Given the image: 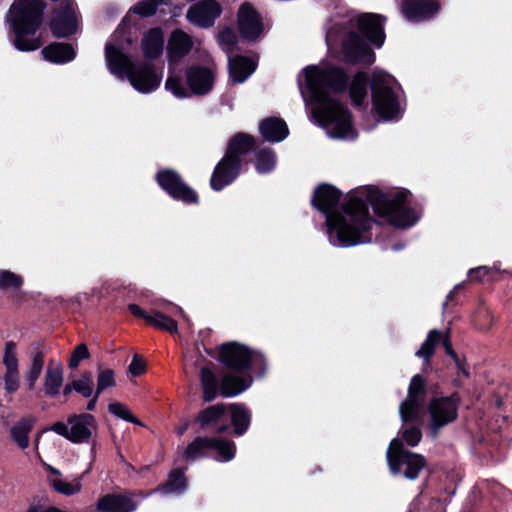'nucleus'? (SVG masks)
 I'll return each mask as SVG.
<instances>
[{
  "mask_svg": "<svg viewBox=\"0 0 512 512\" xmlns=\"http://www.w3.org/2000/svg\"><path fill=\"white\" fill-rule=\"evenodd\" d=\"M346 77L338 68L309 66L298 77L300 92L313 119L331 138L350 139L355 136L349 111L330 91L345 88Z\"/></svg>",
  "mask_w": 512,
  "mask_h": 512,
  "instance_id": "obj_1",
  "label": "nucleus"
},
{
  "mask_svg": "<svg viewBox=\"0 0 512 512\" xmlns=\"http://www.w3.org/2000/svg\"><path fill=\"white\" fill-rule=\"evenodd\" d=\"M329 242L338 247H350L369 241L372 226L364 201L351 196L341 210L330 212L326 217Z\"/></svg>",
  "mask_w": 512,
  "mask_h": 512,
  "instance_id": "obj_2",
  "label": "nucleus"
},
{
  "mask_svg": "<svg viewBox=\"0 0 512 512\" xmlns=\"http://www.w3.org/2000/svg\"><path fill=\"white\" fill-rule=\"evenodd\" d=\"M118 32L105 47V59L109 71L120 78L126 77L131 86L140 93H151L161 84L162 73L148 63L135 65L123 52L124 45L118 41Z\"/></svg>",
  "mask_w": 512,
  "mask_h": 512,
  "instance_id": "obj_3",
  "label": "nucleus"
},
{
  "mask_svg": "<svg viewBox=\"0 0 512 512\" xmlns=\"http://www.w3.org/2000/svg\"><path fill=\"white\" fill-rule=\"evenodd\" d=\"M44 4L41 0H15L10 7L7 21L12 25L15 47L20 51H33L41 43L35 32L41 25Z\"/></svg>",
  "mask_w": 512,
  "mask_h": 512,
  "instance_id": "obj_4",
  "label": "nucleus"
},
{
  "mask_svg": "<svg viewBox=\"0 0 512 512\" xmlns=\"http://www.w3.org/2000/svg\"><path fill=\"white\" fill-rule=\"evenodd\" d=\"M407 196L403 191L393 195L373 193L369 201L375 213L385 221L398 228H408L419 220L421 214L410 206Z\"/></svg>",
  "mask_w": 512,
  "mask_h": 512,
  "instance_id": "obj_5",
  "label": "nucleus"
},
{
  "mask_svg": "<svg viewBox=\"0 0 512 512\" xmlns=\"http://www.w3.org/2000/svg\"><path fill=\"white\" fill-rule=\"evenodd\" d=\"M374 113L383 120L396 119L401 113L398 85L393 76L375 71L371 78Z\"/></svg>",
  "mask_w": 512,
  "mask_h": 512,
  "instance_id": "obj_6",
  "label": "nucleus"
},
{
  "mask_svg": "<svg viewBox=\"0 0 512 512\" xmlns=\"http://www.w3.org/2000/svg\"><path fill=\"white\" fill-rule=\"evenodd\" d=\"M187 88L175 71L170 68L165 82V89L177 98H187L191 94L204 95L208 93L214 83V70L212 67L192 66L186 73Z\"/></svg>",
  "mask_w": 512,
  "mask_h": 512,
  "instance_id": "obj_7",
  "label": "nucleus"
},
{
  "mask_svg": "<svg viewBox=\"0 0 512 512\" xmlns=\"http://www.w3.org/2000/svg\"><path fill=\"white\" fill-rule=\"evenodd\" d=\"M424 388V381L420 375H415L409 385L408 395L405 401L400 405V416L403 422L400 435L403 441L409 446H416L422 437L418 427L409 425V421H413L419 417L422 404L421 394Z\"/></svg>",
  "mask_w": 512,
  "mask_h": 512,
  "instance_id": "obj_8",
  "label": "nucleus"
},
{
  "mask_svg": "<svg viewBox=\"0 0 512 512\" xmlns=\"http://www.w3.org/2000/svg\"><path fill=\"white\" fill-rule=\"evenodd\" d=\"M252 145V138L245 134H238L230 141L225 157L211 177L210 184L214 190H221L235 179L240 165L238 156L247 152Z\"/></svg>",
  "mask_w": 512,
  "mask_h": 512,
  "instance_id": "obj_9",
  "label": "nucleus"
},
{
  "mask_svg": "<svg viewBox=\"0 0 512 512\" xmlns=\"http://www.w3.org/2000/svg\"><path fill=\"white\" fill-rule=\"evenodd\" d=\"M510 500H512V492L503 485L494 480H480L473 486L463 512H478L480 508L488 506L495 510V502Z\"/></svg>",
  "mask_w": 512,
  "mask_h": 512,
  "instance_id": "obj_10",
  "label": "nucleus"
},
{
  "mask_svg": "<svg viewBox=\"0 0 512 512\" xmlns=\"http://www.w3.org/2000/svg\"><path fill=\"white\" fill-rule=\"evenodd\" d=\"M387 460L391 473H403L410 480L416 479L419 471L425 467L424 458L419 454L405 451L399 438L390 442Z\"/></svg>",
  "mask_w": 512,
  "mask_h": 512,
  "instance_id": "obj_11",
  "label": "nucleus"
},
{
  "mask_svg": "<svg viewBox=\"0 0 512 512\" xmlns=\"http://www.w3.org/2000/svg\"><path fill=\"white\" fill-rule=\"evenodd\" d=\"M96 428L95 418L89 414L73 416L68 423H56L53 430L72 442H84L90 438Z\"/></svg>",
  "mask_w": 512,
  "mask_h": 512,
  "instance_id": "obj_12",
  "label": "nucleus"
},
{
  "mask_svg": "<svg viewBox=\"0 0 512 512\" xmlns=\"http://www.w3.org/2000/svg\"><path fill=\"white\" fill-rule=\"evenodd\" d=\"M79 26L75 4L72 0H65L55 9L51 30L56 37L64 38L77 32Z\"/></svg>",
  "mask_w": 512,
  "mask_h": 512,
  "instance_id": "obj_13",
  "label": "nucleus"
},
{
  "mask_svg": "<svg viewBox=\"0 0 512 512\" xmlns=\"http://www.w3.org/2000/svg\"><path fill=\"white\" fill-rule=\"evenodd\" d=\"M2 364L4 366L3 382L7 393L13 394L20 387L19 356L16 342H5L2 351Z\"/></svg>",
  "mask_w": 512,
  "mask_h": 512,
  "instance_id": "obj_14",
  "label": "nucleus"
},
{
  "mask_svg": "<svg viewBox=\"0 0 512 512\" xmlns=\"http://www.w3.org/2000/svg\"><path fill=\"white\" fill-rule=\"evenodd\" d=\"M157 181L173 198L185 203L197 202L196 193L181 181L176 172L172 170L160 171L157 175Z\"/></svg>",
  "mask_w": 512,
  "mask_h": 512,
  "instance_id": "obj_15",
  "label": "nucleus"
},
{
  "mask_svg": "<svg viewBox=\"0 0 512 512\" xmlns=\"http://www.w3.org/2000/svg\"><path fill=\"white\" fill-rule=\"evenodd\" d=\"M217 357L231 368L244 369L249 366L255 355L246 346L232 342L221 345L218 348Z\"/></svg>",
  "mask_w": 512,
  "mask_h": 512,
  "instance_id": "obj_16",
  "label": "nucleus"
},
{
  "mask_svg": "<svg viewBox=\"0 0 512 512\" xmlns=\"http://www.w3.org/2000/svg\"><path fill=\"white\" fill-rule=\"evenodd\" d=\"M221 13V8L213 0L201 1L189 8L187 19L194 25L207 28L213 25Z\"/></svg>",
  "mask_w": 512,
  "mask_h": 512,
  "instance_id": "obj_17",
  "label": "nucleus"
},
{
  "mask_svg": "<svg viewBox=\"0 0 512 512\" xmlns=\"http://www.w3.org/2000/svg\"><path fill=\"white\" fill-rule=\"evenodd\" d=\"M343 52L347 61L370 65L374 62L375 54L356 34H350L343 44Z\"/></svg>",
  "mask_w": 512,
  "mask_h": 512,
  "instance_id": "obj_18",
  "label": "nucleus"
},
{
  "mask_svg": "<svg viewBox=\"0 0 512 512\" xmlns=\"http://www.w3.org/2000/svg\"><path fill=\"white\" fill-rule=\"evenodd\" d=\"M472 377V368L463 353L453 349L450 342V383L462 388L468 384Z\"/></svg>",
  "mask_w": 512,
  "mask_h": 512,
  "instance_id": "obj_19",
  "label": "nucleus"
},
{
  "mask_svg": "<svg viewBox=\"0 0 512 512\" xmlns=\"http://www.w3.org/2000/svg\"><path fill=\"white\" fill-rule=\"evenodd\" d=\"M238 27L242 36L249 40H254L263 33L261 19L249 4H243L239 8Z\"/></svg>",
  "mask_w": 512,
  "mask_h": 512,
  "instance_id": "obj_20",
  "label": "nucleus"
},
{
  "mask_svg": "<svg viewBox=\"0 0 512 512\" xmlns=\"http://www.w3.org/2000/svg\"><path fill=\"white\" fill-rule=\"evenodd\" d=\"M439 10L435 1L407 0L403 4L404 16L410 21H421L432 17Z\"/></svg>",
  "mask_w": 512,
  "mask_h": 512,
  "instance_id": "obj_21",
  "label": "nucleus"
},
{
  "mask_svg": "<svg viewBox=\"0 0 512 512\" xmlns=\"http://www.w3.org/2000/svg\"><path fill=\"white\" fill-rule=\"evenodd\" d=\"M358 26L363 34L378 47L385 39L381 16L377 14H363L358 18Z\"/></svg>",
  "mask_w": 512,
  "mask_h": 512,
  "instance_id": "obj_22",
  "label": "nucleus"
},
{
  "mask_svg": "<svg viewBox=\"0 0 512 512\" xmlns=\"http://www.w3.org/2000/svg\"><path fill=\"white\" fill-rule=\"evenodd\" d=\"M63 365L56 359H49L43 378V388L46 395L55 396L59 393L64 381Z\"/></svg>",
  "mask_w": 512,
  "mask_h": 512,
  "instance_id": "obj_23",
  "label": "nucleus"
},
{
  "mask_svg": "<svg viewBox=\"0 0 512 512\" xmlns=\"http://www.w3.org/2000/svg\"><path fill=\"white\" fill-rule=\"evenodd\" d=\"M48 481L53 489L65 496H73L82 490V477H76L71 481L62 478L61 472L52 466H48Z\"/></svg>",
  "mask_w": 512,
  "mask_h": 512,
  "instance_id": "obj_24",
  "label": "nucleus"
},
{
  "mask_svg": "<svg viewBox=\"0 0 512 512\" xmlns=\"http://www.w3.org/2000/svg\"><path fill=\"white\" fill-rule=\"evenodd\" d=\"M136 503L126 495H105L97 502V510L100 512H132L136 509Z\"/></svg>",
  "mask_w": 512,
  "mask_h": 512,
  "instance_id": "obj_25",
  "label": "nucleus"
},
{
  "mask_svg": "<svg viewBox=\"0 0 512 512\" xmlns=\"http://www.w3.org/2000/svg\"><path fill=\"white\" fill-rule=\"evenodd\" d=\"M193 47V40L186 32L176 29L168 40V55L170 61L180 59L187 55Z\"/></svg>",
  "mask_w": 512,
  "mask_h": 512,
  "instance_id": "obj_26",
  "label": "nucleus"
},
{
  "mask_svg": "<svg viewBox=\"0 0 512 512\" xmlns=\"http://www.w3.org/2000/svg\"><path fill=\"white\" fill-rule=\"evenodd\" d=\"M256 62L248 57L236 56L229 58V75L232 81L244 82L255 70Z\"/></svg>",
  "mask_w": 512,
  "mask_h": 512,
  "instance_id": "obj_27",
  "label": "nucleus"
},
{
  "mask_svg": "<svg viewBox=\"0 0 512 512\" xmlns=\"http://www.w3.org/2000/svg\"><path fill=\"white\" fill-rule=\"evenodd\" d=\"M141 47L146 58H157L163 52L164 37L160 28H152L142 38Z\"/></svg>",
  "mask_w": 512,
  "mask_h": 512,
  "instance_id": "obj_28",
  "label": "nucleus"
},
{
  "mask_svg": "<svg viewBox=\"0 0 512 512\" xmlns=\"http://www.w3.org/2000/svg\"><path fill=\"white\" fill-rule=\"evenodd\" d=\"M45 60L55 64H63L72 61L76 56L74 48L67 43H53L42 50Z\"/></svg>",
  "mask_w": 512,
  "mask_h": 512,
  "instance_id": "obj_29",
  "label": "nucleus"
},
{
  "mask_svg": "<svg viewBox=\"0 0 512 512\" xmlns=\"http://www.w3.org/2000/svg\"><path fill=\"white\" fill-rule=\"evenodd\" d=\"M261 135L268 141L280 142L288 135V127L282 119L267 118L259 125Z\"/></svg>",
  "mask_w": 512,
  "mask_h": 512,
  "instance_id": "obj_30",
  "label": "nucleus"
},
{
  "mask_svg": "<svg viewBox=\"0 0 512 512\" xmlns=\"http://www.w3.org/2000/svg\"><path fill=\"white\" fill-rule=\"evenodd\" d=\"M340 192L329 185L319 186L313 197L314 205L323 212H328L339 201Z\"/></svg>",
  "mask_w": 512,
  "mask_h": 512,
  "instance_id": "obj_31",
  "label": "nucleus"
},
{
  "mask_svg": "<svg viewBox=\"0 0 512 512\" xmlns=\"http://www.w3.org/2000/svg\"><path fill=\"white\" fill-rule=\"evenodd\" d=\"M430 426L433 435L447 423V401L446 399H433L429 405Z\"/></svg>",
  "mask_w": 512,
  "mask_h": 512,
  "instance_id": "obj_32",
  "label": "nucleus"
},
{
  "mask_svg": "<svg viewBox=\"0 0 512 512\" xmlns=\"http://www.w3.org/2000/svg\"><path fill=\"white\" fill-rule=\"evenodd\" d=\"M44 363L45 353L40 349L33 351L30 357L29 367L25 373L27 388L29 390H33L35 388V385L43 371Z\"/></svg>",
  "mask_w": 512,
  "mask_h": 512,
  "instance_id": "obj_33",
  "label": "nucleus"
},
{
  "mask_svg": "<svg viewBox=\"0 0 512 512\" xmlns=\"http://www.w3.org/2000/svg\"><path fill=\"white\" fill-rule=\"evenodd\" d=\"M212 438L197 437L184 450L183 457L186 460H195L204 457L207 451L212 450Z\"/></svg>",
  "mask_w": 512,
  "mask_h": 512,
  "instance_id": "obj_34",
  "label": "nucleus"
},
{
  "mask_svg": "<svg viewBox=\"0 0 512 512\" xmlns=\"http://www.w3.org/2000/svg\"><path fill=\"white\" fill-rule=\"evenodd\" d=\"M187 487V480L184 477V471L180 469H175L171 471L168 476V479L164 485L159 487V491L163 494H179L183 492Z\"/></svg>",
  "mask_w": 512,
  "mask_h": 512,
  "instance_id": "obj_35",
  "label": "nucleus"
},
{
  "mask_svg": "<svg viewBox=\"0 0 512 512\" xmlns=\"http://www.w3.org/2000/svg\"><path fill=\"white\" fill-rule=\"evenodd\" d=\"M252 380L250 378L242 379L236 376L227 375L223 378L221 384L222 395L226 397L235 396L251 385Z\"/></svg>",
  "mask_w": 512,
  "mask_h": 512,
  "instance_id": "obj_36",
  "label": "nucleus"
},
{
  "mask_svg": "<svg viewBox=\"0 0 512 512\" xmlns=\"http://www.w3.org/2000/svg\"><path fill=\"white\" fill-rule=\"evenodd\" d=\"M231 412V421L237 435H242L248 428L250 423V413L242 405L232 404L229 407Z\"/></svg>",
  "mask_w": 512,
  "mask_h": 512,
  "instance_id": "obj_37",
  "label": "nucleus"
},
{
  "mask_svg": "<svg viewBox=\"0 0 512 512\" xmlns=\"http://www.w3.org/2000/svg\"><path fill=\"white\" fill-rule=\"evenodd\" d=\"M32 425V420L22 419L12 427L11 436L19 448L25 449L28 447V434L31 431Z\"/></svg>",
  "mask_w": 512,
  "mask_h": 512,
  "instance_id": "obj_38",
  "label": "nucleus"
},
{
  "mask_svg": "<svg viewBox=\"0 0 512 512\" xmlns=\"http://www.w3.org/2000/svg\"><path fill=\"white\" fill-rule=\"evenodd\" d=\"M494 321L490 309L483 300H480L473 314V323L479 330L487 331L490 329Z\"/></svg>",
  "mask_w": 512,
  "mask_h": 512,
  "instance_id": "obj_39",
  "label": "nucleus"
},
{
  "mask_svg": "<svg viewBox=\"0 0 512 512\" xmlns=\"http://www.w3.org/2000/svg\"><path fill=\"white\" fill-rule=\"evenodd\" d=\"M212 442L211 448L216 451L218 461L228 462L234 458L236 453L234 442L219 438H212Z\"/></svg>",
  "mask_w": 512,
  "mask_h": 512,
  "instance_id": "obj_40",
  "label": "nucleus"
},
{
  "mask_svg": "<svg viewBox=\"0 0 512 512\" xmlns=\"http://www.w3.org/2000/svg\"><path fill=\"white\" fill-rule=\"evenodd\" d=\"M349 94L354 104L360 105L367 96V83L364 74H357L350 85Z\"/></svg>",
  "mask_w": 512,
  "mask_h": 512,
  "instance_id": "obj_41",
  "label": "nucleus"
},
{
  "mask_svg": "<svg viewBox=\"0 0 512 512\" xmlns=\"http://www.w3.org/2000/svg\"><path fill=\"white\" fill-rule=\"evenodd\" d=\"M147 323L155 328L166 330L170 333H176L178 330L177 322L166 316L160 311H152L147 317Z\"/></svg>",
  "mask_w": 512,
  "mask_h": 512,
  "instance_id": "obj_42",
  "label": "nucleus"
},
{
  "mask_svg": "<svg viewBox=\"0 0 512 512\" xmlns=\"http://www.w3.org/2000/svg\"><path fill=\"white\" fill-rule=\"evenodd\" d=\"M74 391L84 398H90L95 394L94 379L90 372H83L77 379L73 380Z\"/></svg>",
  "mask_w": 512,
  "mask_h": 512,
  "instance_id": "obj_43",
  "label": "nucleus"
},
{
  "mask_svg": "<svg viewBox=\"0 0 512 512\" xmlns=\"http://www.w3.org/2000/svg\"><path fill=\"white\" fill-rule=\"evenodd\" d=\"M200 378L203 388L204 400H213L217 395V383L214 374L208 368H202L200 372Z\"/></svg>",
  "mask_w": 512,
  "mask_h": 512,
  "instance_id": "obj_44",
  "label": "nucleus"
},
{
  "mask_svg": "<svg viewBox=\"0 0 512 512\" xmlns=\"http://www.w3.org/2000/svg\"><path fill=\"white\" fill-rule=\"evenodd\" d=\"M22 285L23 278L21 275L7 269H0V289L18 291Z\"/></svg>",
  "mask_w": 512,
  "mask_h": 512,
  "instance_id": "obj_45",
  "label": "nucleus"
},
{
  "mask_svg": "<svg viewBox=\"0 0 512 512\" xmlns=\"http://www.w3.org/2000/svg\"><path fill=\"white\" fill-rule=\"evenodd\" d=\"M226 412L225 405L216 404L203 410L197 417V422L202 428L214 423Z\"/></svg>",
  "mask_w": 512,
  "mask_h": 512,
  "instance_id": "obj_46",
  "label": "nucleus"
},
{
  "mask_svg": "<svg viewBox=\"0 0 512 512\" xmlns=\"http://www.w3.org/2000/svg\"><path fill=\"white\" fill-rule=\"evenodd\" d=\"M97 395H101L105 390L116 385L115 372L110 368L99 367L97 370Z\"/></svg>",
  "mask_w": 512,
  "mask_h": 512,
  "instance_id": "obj_47",
  "label": "nucleus"
},
{
  "mask_svg": "<svg viewBox=\"0 0 512 512\" xmlns=\"http://www.w3.org/2000/svg\"><path fill=\"white\" fill-rule=\"evenodd\" d=\"M440 338L441 335L437 330L430 331L427 339L422 344L421 348L416 352V356L423 358L424 360H428L429 357L433 354L437 344L440 341Z\"/></svg>",
  "mask_w": 512,
  "mask_h": 512,
  "instance_id": "obj_48",
  "label": "nucleus"
},
{
  "mask_svg": "<svg viewBox=\"0 0 512 512\" xmlns=\"http://www.w3.org/2000/svg\"><path fill=\"white\" fill-rule=\"evenodd\" d=\"M108 410L111 414H113L114 416H116L120 419H123L125 421L131 422V423H134V424H137L140 426L143 425L142 422L139 421L133 415V413L130 411V409L123 403H120L117 401L111 402L108 405Z\"/></svg>",
  "mask_w": 512,
  "mask_h": 512,
  "instance_id": "obj_49",
  "label": "nucleus"
},
{
  "mask_svg": "<svg viewBox=\"0 0 512 512\" xmlns=\"http://www.w3.org/2000/svg\"><path fill=\"white\" fill-rule=\"evenodd\" d=\"M275 156L271 150H263L258 154L256 169L260 173H267L275 167Z\"/></svg>",
  "mask_w": 512,
  "mask_h": 512,
  "instance_id": "obj_50",
  "label": "nucleus"
},
{
  "mask_svg": "<svg viewBox=\"0 0 512 512\" xmlns=\"http://www.w3.org/2000/svg\"><path fill=\"white\" fill-rule=\"evenodd\" d=\"M468 277L471 281L474 282H492L496 281V277H493V269L489 266H478L476 268H472L468 272Z\"/></svg>",
  "mask_w": 512,
  "mask_h": 512,
  "instance_id": "obj_51",
  "label": "nucleus"
},
{
  "mask_svg": "<svg viewBox=\"0 0 512 512\" xmlns=\"http://www.w3.org/2000/svg\"><path fill=\"white\" fill-rule=\"evenodd\" d=\"M90 353L86 344L77 345L71 353L68 361V367L70 369H76L82 360L88 359Z\"/></svg>",
  "mask_w": 512,
  "mask_h": 512,
  "instance_id": "obj_52",
  "label": "nucleus"
},
{
  "mask_svg": "<svg viewBox=\"0 0 512 512\" xmlns=\"http://www.w3.org/2000/svg\"><path fill=\"white\" fill-rule=\"evenodd\" d=\"M165 0H145L135 5L130 12L139 14L140 16H151L156 12L157 5Z\"/></svg>",
  "mask_w": 512,
  "mask_h": 512,
  "instance_id": "obj_53",
  "label": "nucleus"
},
{
  "mask_svg": "<svg viewBox=\"0 0 512 512\" xmlns=\"http://www.w3.org/2000/svg\"><path fill=\"white\" fill-rule=\"evenodd\" d=\"M218 41L225 50H229L235 43L236 37L231 29H223L218 34Z\"/></svg>",
  "mask_w": 512,
  "mask_h": 512,
  "instance_id": "obj_54",
  "label": "nucleus"
},
{
  "mask_svg": "<svg viewBox=\"0 0 512 512\" xmlns=\"http://www.w3.org/2000/svg\"><path fill=\"white\" fill-rule=\"evenodd\" d=\"M464 477V469L461 465L453 464L450 468V483H455V488L450 490V498L455 494L456 488Z\"/></svg>",
  "mask_w": 512,
  "mask_h": 512,
  "instance_id": "obj_55",
  "label": "nucleus"
},
{
  "mask_svg": "<svg viewBox=\"0 0 512 512\" xmlns=\"http://www.w3.org/2000/svg\"><path fill=\"white\" fill-rule=\"evenodd\" d=\"M145 368L146 365L144 361L138 355H135L128 367V373L129 375L136 377L143 374L145 372Z\"/></svg>",
  "mask_w": 512,
  "mask_h": 512,
  "instance_id": "obj_56",
  "label": "nucleus"
},
{
  "mask_svg": "<svg viewBox=\"0 0 512 512\" xmlns=\"http://www.w3.org/2000/svg\"><path fill=\"white\" fill-rule=\"evenodd\" d=\"M460 405V396L457 392L450 394V423L458 417V408Z\"/></svg>",
  "mask_w": 512,
  "mask_h": 512,
  "instance_id": "obj_57",
  "label": "nucleus"
},
{
  "mask_svg": "<svg viewBox=\"0 0 512 512\" xmlns=\"http://www.w3.org/2000/svg\"><path fill=\"white\" fill-rule=\"evenodd\" d=\"M490 403L499 410L503 408L505 400L502 396V388H499L498 391L492 395Z\"/></svg>",
  "mask_w": 512,
  "mask_h": 512,
  "instance_id": "obj_58",
  "label": "nucleus"
},
{
  "mask_svg": "<svg viewBox=\"0 0 512 512\" xmlns=\"http://www.w3.org/2000/svg\"><path fill=\"white\" fill-rule=\"evenodd\" d=\"M128 309L129 311L137 316V317H141L143 319H145L147 321V317L150 316V314H147L141 307H139L138 305L136 304H130L128 305Z\"/></svg>",
  "mask_w": 512,
  "mask_h": 512,
  "instance_id": "obj_59",
  "label": "nucleus"
},
{
  "mask_svg": "<svg viewBox=\"0 0 512 512\" xmlns=\"http://www.w3.org/2000/svg\"><path fill=\"white\" fill-rule=\"evenodd\" d=\"M99 396L100 395H97V392L95 391V394H93V396L90 397L91 400L87 404V409L88 410H90V411L94 410V408L96 406V402H97Z\"/></svg>",
  "mask_w": 512,
  "mask_h": 512,
  "instance_id": "obj_60",
  "label": "nucleus"
},
{
  "mask_svg": "<svg viewBox=\"0 0 512 512\" xmlns=\"http://www.w3.org/2000/svg\"><path fill=\"white\" fill-rule=\"evenodd\" d=\"M491 268L493 269V277H495L496 274L501 272L500 262L499 261L495 262Z\"/></svg>",
  "mask_w": 512,
  "mask_h": 512,
  "instance_id": "obj_61",
  "label": "nucleus"
},
{
  "mask_svg": "<svg viewBox=\"0 0 512 512\" xmlns=\"http://www.w3.org/2000/svg\"><path fill=\"white\" fill-rule=\"evenodd\" d=\"M72 391H74V387H73V381L69 384H67L64 388V394L65 395H68L69 393H71Z\"/></svg>",
  "mask_w": 512,
  "mask_h": 512,
  "instance_id": "obj_62",
  "label": "nucleus"
},
{
  "mask_svg": "<svg viewBox=\"0 0 512 512\" xmlns=\"http://www.w3.org/2000/svg\"><path fill=\"white\" fill-rule=\"evenodd\" d=\"M459 289H460V286H459V285H457V286H455V287H454V289H453V290H450V294H449L450 302H452V301H453V299H454V294H455V293H457Z\"/></svg>",
  "mask_w": 512,
  "mask_h": 512,
  "instance_id": "obj_63",
  "label": "nucleus"
},
{
  "mask_svg": "<svg viewBox=\"0 0 512 512\" xmlns=\"http://www.w3.org/2000/svg\"><path fill=\"white\" fill-rule=\"evenodd\" d=\"M187 427H188V424H187V423H186V424H184V425H182L181 427H179V428H178V430H177L178 434H179V435L184 434V433H185V431H186V429H187Z\"/></svg>",
  "mask_w": 512,
  "mask_h": 512,
  "instance_id": "obj_64",
  "label": "nucleus"
}]
</instances>
